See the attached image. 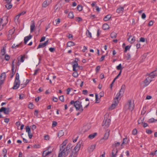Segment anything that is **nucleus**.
Wrapping results in <instances>:
<instances>
[{"label":"nucleus","mask_w":157,"mask_h":157,"mask_svg":"<svg viewBox=\"0 0 157 157\" xmlns=\"http://www.w3.org/2000/svg\"><path fill=\"white\" fill-rule=\"evenodd\" d=\"M44 139L46 140H48L49 139V137L48 135H46L44 136Z\"/></svg>","instance_id":"nucleus-59"},{"label":"nucleus","mask_w":157,"mask_h":157,"mask_svg":"<svg viewBox=\"0 0 157 157\" xmlns=\"http://www.w3.org/2000/svg\"><path fill=\"white\" fill-rule=\"evenodd\" d=\"M130 48V47H129V46L127 45L124 48V52H127V51Z\"/></svg>","instance_id":"nucleus-51"},{"label":"nucleus","mask_w":157,"mask_h":157,"mask_svg":"<svg viewBox=\"0 0 157 157\" xmlns=\"http://www.w3.org/2000/svg\"><path fill=\"white\" fill-rule=\"evenodd\" d=\"M111 16L110 15H107L104 17V20L105 21H108L111 18Z\"/></svg>","instance_id":"nucleus-29"},{"label":"nucleus","mask_w":157,"mask_h":157,"mask_svg":"<svg viewBox=\"0 0 157 157\" xmlns=\"http://www.w3.org/2000/svg\"><path fill=\"white\" fill-rule=\"evenodd\" d=\"M32 37V36L29 35V36H26L25 37L24 39V43L25 44H27V42Z\"/></svg>","instance_id":"nucleus-18"},{"label":"nucleus","mask_w":157,"mask_h":157,"mask_svg":"<svg viewBox=\"0 0 157 157\" xmlns=\"http://www.w3.org/2000/svg\"><path fill=\"white\" fill-rule=\"evenodd\" d=\"M3 112L5 114H8L10 112V109L9 108H6L4 107H2L0 109V112Z\"/></svg>","instance_id":"nucleus-9"},{"label":"nucleus","mask_w":157,"mask_h":157,"mask_svg":"<svg viewBox=\"0 0 157 157\" xmlns=\"http://www.w3.org/2000/svg\"><path fill=\"white\" fill-rule=\"evenodd\" d=\"M125 88V85H123L121 86L119 92L117 94L115 98H114V102L109 108L110 110L114 109L117 105L118 103V100L121 99V97L124 93Z\"/></svg>","instance_id":"nucleus-1"},{"label":"nucleus","mask_w":157,"mask_h":157,"mask_svg":"<svg viewBox=\"0 0 157 157\" xmlns=\"http://www.w3.org/2000/svg\"><path fill=\"white\" fill-rule=\"evenodd\" d=\"M128 35L129 36L128 39V40L131 43H133L135 41L134 37L132 36L131 34L129 33H128Z\"/></svg>","instance_id":"nucleus-8"},{"label":"nucleus","mask_w":157,"mask_h":157,"mask_svg":"<svg viewBox=\"0 0 157 157\" xmlns=\"http://www.w3.org/2000/svg\"><path fill=\"white\" fill-rule=\"evenodd\" d=\"M95 100L96 103H99L100 102V100H98V95L97 94H95Z\"/></svg>","instance_id":"nucleus-41"},{"label":"nucleus","mask_w":157,"mask_h":157,"mask_svg":"<svg viewBox=\"0 0 157 157\" xmlns=\"http://www.w3.org/2000/svg\"><path fill=\"white\" fill-rule=\"evenodd\" d=\"M59 99L62 101H64V98L63 95H61L60 96L59 98Z\"/></svg>","instance_id":"nucleus-53"},{"label":"nucleus","mask_w":157,"mask_h":157,"mask_svg":"<svg viewBox=\"0 0 157 157\" xmlns=\"http://www.w3.org/2000/svg\"><path fill=\"white\" fill-rule=\"evenodd\" d=\"M49 50L51 52H53L55 49L54 48H49Z\"/></svg>","instance_id":"nucleus-61"},{"label":"nucleus","mask_w":157,"mask_h":157,"mask_svg":"<svg viewBox=\"0 0 157 157\" xmlns=\"http://www.w3.org/2000/svg\"><path fill=\"white\" fill-rule=\"evenodd\" d=\"M134 104L133 103H132L130 100L128 101L127 103L125 106V108L126 110L129 109L130 111H132L134 108Z\"/></svg>","instance_id":"nucleus-3"},{"label":"nucleus","mask_w":157,"mask_h":157,"mask_svg":"<svg viewBox=\"0 0 157 157\" xmlns=\"http://www.w3.org/2000/svg\"><path fill=\"white\" fill-rule=\"evenodd\" d=\"M0 79H5L6 78V74L5 73H2L0 76Z\"/></svg>","instance_id":"nucleus-36"},{"label":"nucleus","mask_w":157,"mask_h":157,"mask_svg":"<svg viewBox=\"0 0 157 157\" xmlns=\"http://www.w3.org/2000/svg\"><path fill=\"white\" fill-rule=\"evenodd\" d=\"M21 44H18L16 45L15 44H14L12 46V48H17Z\"/></svg>","instance_id":"nucleus-40"},{"label":"nucleus","mask_w":157,"mask_h":157,"mask_svg":"<svg viewBox=\"0 0 157 157\" xmlns=\"http://www.w3.org/2000/svg\"><path fill=\"white\" fill-rule=\"evenodd\" d=\"M117 34L115 32H113L111 33L110 36L112 38H115L117 36Z\"/></svg>","instance_id":"nucleus-35"},{"label":"nucleus","mask_w":157,"mask_h":157,"mask_svg":"<svg viewBox=\"0 0 157 157\" xmlns=\"http://www.w3.org/2000/svg\"><path fill=\"white\" fill-rule=\"evenodd\" d=\"M68 17L71 19H72L74 18V14L72 12H71L69 13Z\"/></svg>","instance_id":"nucleus-33"},{"label":"nucleus","mask_w":157,"mask_h":157,"mask_svg":"<svg viewBox=\"0 0 157 157\" xmlns=\"http://www.w3.org/2000/svg\"><path fill=\"white\" fill-rule=\"evenodd\" d=\"M120 144V143L119 142H115L114 143V145L115 147V148H117V147H118Z\"/></svg>","instance_id":"nucleus-45"},{"label":"nucleus","mask_w":157,"mask_h":157,"mask_svg":"<svg viewBox=\"0 0 157 157\" xmlns=\"http://www.w3.org/2000/svg\"><path fill=\"white\" fill-rule=\"evenodd\" d=\"M15 29H12L10 30L9 31V34L8 35L10 37L12 36V35L15 32Z\"/></svg>","instance_id":"nucleus-24"},{"label":"nucleus","mask_w":157,"mask_h":157,"mask_svg":"<svg viewBox=\"0 0 157 157\" xmlns=\"http://www.w3.org/2000/svg\"><path fill=\"white\" fill-rule=\"evenodd\" d=\"M156 121V120L154 119L153 118H152L148 120V122L150 123H152Z\"/></svg>","instance_id":"nucleus-37"},{"label":"nucleus","mask_w":157,"mask_h":157,"mask_svg":"<svg viewBox=\"0 0 157 157\" xmlns=\"http://www.w3.org/2000/svg\"><path fill=\"white\" fill-rule=\"evenodd\" d=\"M15 60H14L12 62V71H13L14 69V63Z\"/></svg>","instance_id":"nucleus-54"},{"label":"nucleus","mask_w":157,"mask_h":157,"mask_svg":"<svg viewBox=\"0 0 157 157\" xmlns=\"http://www.w3.org/2000/svg\"><path fill=\"white\" fill-rule=\"evenodd\" d=\"M1 52L2 55H5V50L4 49V48L2 50Z\"/></svg>","instance_id":"nucleus-64"},{"label":"nucleus","mask_w":157,"mask_h":157,"mask_svg":"<svg viewBox=\"0 0 157 157\" xmlns=\"http://www.w3.org/2000/svg\"><path fill=\"white\" fill-rule=\"evenodd\" d=\"M111 121L110 119H105L103 121L102 125L104 126V128H107L109 126L110 124Z\"/></svg>","instance_id":"nucleus-5"},{"label":"nucleus","mask_w":157,"mask_h":157,"mask_svg":"<svg viewBox=\"0 0 157 157\" xmlns=\"http://www.w3.org/2000/svg\"><path fill=\"white\" fill-rule=\"evenodd\" d=\"M137 133V130L136 129H134L132 131V134L134 135L136 134Z\"/></svg>","instance_id":"nucleus-50"},{"label":"nucleus","mask_w":157,"mask_h":157,"mask_svg":"<svg viewBox=\"0 0 157 157\" xmlns=\"http://www.w3.org/2000/svg\"><path fill=\"white\" fill-rule=\"evenodd\" d=\"M67 141L68 140H65L63 143L60 145V146H61V147L62 148L66 147H66V145L67 143Z\"/></svg>","instance_id":"nucleus-25"},{"label":"nucleus","mask_w":157,"mask_h":157,"mask_svg":"<svg viewBox=\"0 0 157 157\" xmlns=\"http://www.w3.org/2000/svg\"><path fill=\"white\" fill-rule=\"evenodd\" d=\"M74 106L76 110L79 111L80 112H82L83 111V109L81 105V102L78 101H76Z\"/></svg>","instance_id":"nucleus-4"},{"label":"nucleus","mask_w":157,"mask_h":157,"mask_svg":"<svg viewBox=\"0 0 157 157\" xmlns=\"http://www.w3.org/2000/svg\"><path fill=\"white\" fill-rule=\"evenodd\" d=\"M51 153V151H44L42 154V156L43 157H45Z\"/></svg>","instance_id":"nucleus-22"},{"label":"nucleus","mask_w":157,"mask_h":157,"mask_svg":"<svg viewBox=\"0 0 157 157\" xmlns=\"http://www.w3.org/2000/svg\"><path fill=\"white\" fill-rule=\"evenodd\" d=\"M5 6L8 10H9L12 8V5L11 3H7L5 5Z\"/></svg>","instance_id":"nucleus-32"},{"label":"nucleus","mask_w":157,"mask_h":157,"mask_svg":"<svg viewBox=\"0 0 157 157\" xmlns=\"http://www.w3.org/2000/svg\"><path fill=\"white\" fill-rule=\"evenodd\" d=\"M79 148H80L77 146H75L74 148V150H75V151L74 152L75 153H77L79 151Z\"/></svg>","instance_id":"nucleus-42"},{"label":"nucleus","mask_w":157,"mask_h":157,"mask_svg":"<svg viewBox=\"0 0 157 157\" xmlns=\"http://www.w3.org/2000/svg\"><path fill=\"white\" fill-rule=\"evenodd\" d=\"M15 73V72H14V70L12 71V72L10 74V78H12L13 77Z\"/></svg>","instance_id":"nucleus-55"},{"label":"nucleus","mask_w":157,"mask_h":157,"mask_svg":"<svg viewBox=\"0 0 157 157\" xmlns=\"http://www.w3.org/2000/svg\"><path fill=\"white\" fill-rule=\"evenodd\" d=\"M128 143V140L127 137H125L123 139V142L121 144L120 149H121L124 147V144H127Z\"/></svg>","instance_id":"nucleus-7"},{"label":"nucleus","mask_w":157,"mask_h":157,"mask_svg":"<svg viewBox=\"0 0 157 157\" xmlns=\"http://www.w3.org/2000/svg\"><path fill=\"white\" fill-rule=\"evenodd\" d=\"M35 29V26L34 21H31L30 25V32L32 33Z\"/></svg>","instance_id":"nucleus-17"},{"label":"nucleus","mask_w":157,"mask_h":157,"mask_svg":"<svg viewBox=\"0 0 157 157\" xmlns=\"http://www.w3.org/2000/svg\"><path fill=\"white\" fill-rule=\"evenodd\" d=\"M33 147L35 148H39L40 147L39 144H35L33 145Z\"/></svg>","instance_id":"nucleus-63"},{"label":"nucleus","mask_w":157,"mask_h":157,"mask_svg":"<svg viewBox=\"0 0 157 157\" xmlns=\"http://www.w3.org/2000/svg\"><path fill=\"white\" fill-rule=\"evenodd\" d=\"M82 141H79L77 143L76 146H78V147L80 148L81 145L82 144Z\"/></svg>","instance_id":"nucleus-49"},{"label":"nucleus","mask_w":157,"mask_h":157,"mask_svg":"<svg viewBox=\"0 0 157 157\" xmlns=\"http://www.w3.org/2000/svg\"><path fill=\"white\" fill-rule=\"evenodd\" d=\"M86 35L88 37L91 38L92 37L91 33L88 30H86Z\"/></svg>","instance_id":"nucleus-31"},{"label":"nucleus","mask_w":157,"mask_h":157,"mask_svg":"<svg viewBox=\"0 0 157 157\" xmlns=\"http://www.w3.org/2000/svg\"><path fill=\"white\" fill-rule=\"evenodd\" d=\"M96 146V144L92 145L89 147L88 148V151L89 153H91L95 149Z\"/></svg>","instance_id":"nucleus-16"},{"label":"nucleus","mask_w":157,"mask_h":157,"mask_svg":"<svg viewBox=\"0 0 157 157\" xmlns=\"http://www.w3.org/2000/svg\"><path fill=\"white\" fill-rule=\"evenodd\" d=\"M109 130H107L105 134L104 137L102 138L103 139L106 140L108 139L109 136Z\"/></svg>","instance_id":"nucleus-20"},{"label":"nucleus","mask_w":157,"mask_h":157,"mask_svg":"<svg viewBox=\"0 0 157 157\" xmlns=\"http://www.w3.org/2000/svg\"><path fill=\"white\" fill-rule=\"evenodd\" d=\"M152 80L150 77H148L144 81V83L145 84V86H146L148 85L150 82Z\"/></svg>","instance_id":"nucleus-13"},{"label":"nucleus","mask_w":157,"mask_h":157,"mask_svg":"<svg viewBox=\"0 0 157 157\" xmlns=\"http://www.w3.org/2000/svg\"><path fill=\"white\" fill-rule=\"evenodd\" d=\"M75 153L74 152H72V153L70 154L69 157H76V156L75 155Z\"/></svg>","instance_id":"nucleus-57"},{"label":"nucleus","mask_w":157,"mask_h":157,"mask_svg":"<svg viewBox=\"0 0 157 157\" xmlns=\"http://www.w3.org/2000/svg\"><path fill=\"white\" fill-rule=\"evenodd\" d=\"M26 132H27L28 133H29V132H30V128L29 126H28L26 127Z\"/></svg>","instance_id":"nucleus-43"},{"label":"nucleus","mask_w":157,"mask_h":157,"mask_svg":"<svg viewBox=\"0 0 157 157\" xmlns=\"http://www.w3.org/2000/svg\"><path fill=\"white\" fill-rule=\"evenodd\" d=\"M118 151L117 148H114L112 151L111 157H116Z\"/></svg>","instance_id":"nucleus-14"},{"label":"nucleus","mask_w":157,"mask_h":157,"mask_svg":"<svg viewBox=\"0 0 157 157\" xmlns=\"http://www.w3.org/2000/svg\"><path fill=\"white\" fill-rule=\"evenodd\" d=\"M144 121V119H142L141 118L139 119L138 120V123L139 124L142 123Z\"/></svg>","instance_id":"nucleus-58"},{"label":"nucleus","mask_w":157,"mask_h":157,"mask_svg":"<svg viewBox=\"0 0 157 157\" xmlns=\"http://www.w3.org/2000/svg\"><path fill=\"white\" fill-rule=\"evenodd\" d=\"M124 7L120 6L117 9L116 12L118 13H122L124 11Z\"/></svg>","instance_id":"nucleus-19"},{"label":"nucleus","mask_w":157,"mask_h":157,"mask_svg":"<svg viewBox=\"0 0 157 157\" xmlns=\"http://www.w3.org/2000/svg\"><path fill=\"white\" fill-rule=\"evenodd\" d=\"M33 104L31 103L28 105V108L30 109H33Z\"/></svg>","instance_id":"nucleus-52"},{"label":"nucleus","mask_w":157,"mask_h":157,"mask_svg":"<svg viewBox=\"0 0 157 157\" xmlns=\"http://www.w3.org/2000/svg\"><path fill=\"white\" fill-rule=\"evenodd\" d=\"M5 58L6 60L8 61L10 59V56L8 55H6Z\"/></svg>","instance_id":"nucleus-56"},{"label":"nucleus","mask_w":157,"mask_h":157,"mask_svg":"<svg viewBox=\"0 0 157 157\" xmlns=\"http://www.w3.org/2000/svg\"><path fill=\"white\" fill-rule=\"evenodd\" d=\"M102 28L104 30H106L109 29V26L107 24H104L103 25Z\"/></svg>","instance_id":"nucleus-27"},{"label":"nucleus","mask_w":157,"mask_h":157,"mask_svg":"<svg viewBox=\"0 0 157 157\" xmlns=\"http://www.w3.org/2000/svg\"><path fill=\"white\" fill-rule=\"evenodd\" d=\"M75 21L78 22H79L82 20L81 18L79 17H77L75 18Z\"/></svg>","instance_id":"nucleus-47"},{"label":"nucleus","mask_w":157,"mask_h":157,"mask_svg":"<svg viewBox=\"0 0 157 157\" xmlns=\"http://www.w3.org/2000/svg\"><path fill=\"white\" fill-rule=\"evenodd\" d=\"M15 81H20L19 80V75L18 73H17L16 74Z\"/></svg>","instance_id":"nucleus-34"},{"label":"nucleus","mask_w":157,"mask_h":157,"mask_svg":"<svg viewBox=\"0 0 157 157\" xmlns=\"http://www.w3.org/2000/svg\"><path fill=\"white\" fill-rule=\"evenodd\" d=\"M48 40L45 41L44 43H40L38 45L37 49L44 47L48 44Z\"/></svg>","instance_id":"nucleus-15"},{"label":"nucleus","mask_w":157,"mask_h":157,"mask_svg":"<svg viewBox=\"0 0 157 157\" xmlns=\"http://www.w3.org/2000/svg\"><path fill=\"white\" fill-rule=\"evenodd\" d=\"M97 133H94L93 134L90 135L88 136V138L90 139H92L94 138L96 136Z\"/></svg>","instance_id":"nucleus-26"},{"label":"nucleus","mask_w":157,"mask_h":157,"mask_svg":"<svg viewBox=\"0 0 157 157\" xmlns=\"http://www.w3.org/2000/svg\"><path fill=\"white\" fill-rule=\"evenodd\" d=\"M57 123L56 121H54L53 122L52 124V126L53 127H55L57 125Z\"/></svg>","instance_id":"nucleus-60"},{"label":"nucleus","mask_w":157,"mask_h":157,"mask_svg":"<svg viewBox=\"0 0 157 157\" xmlns=\"http://www.w3.org/2000/svg\"><path fill=\"white\" fill-rule=\"evenodd\" d=\"M7 151L6 149L5 148H4L2 150V152L3 154L4 155H6L7 154Z\"/></svg>","instance_id":"nucleus-48"},{"label":"nucleus","mask_w":157,"mask_h":157,"mask_svg":"<svg viewBox=\"0 0 157 157\" xmlns=\"http://www.w3.org/2000/svg\"><path fill=\"white\" fill-rule=\"evenodd\" d=\"M78 64L77 62L73 63V70L74 71H76V68L78 67Z\"/></svg>","instance_id":"nucleus-21"},{"label":"nucleus","mask_w":157,"mask_h":157,"mask_svg":"<svg viewBox=\"0 0 157 157\" xmlns=\"http://www.w3.org/2000/svg\"><path fill=\"white\" fill-rule=\"evenodd\" d=\"M39 70V69H37L35 71V72H34L33 75H36L38 73Z\"/></svg>","instance_id":"nucleus-62"},{"label":"nucleus","mask_w":157,"mask_h":157,"mask_svg":"<svg viewBox=\"0 0 157 157\" xmlns=\"http://www.w3.org/2000/svg\"><path fill=\"white\" fill-rule=\"evenodd\" d=\"M64 134V133L63 130H60L59 131L58 133V136L60 137L63 136Z\"/></svg>","instance_id":"nucleus-30"},{"label":"nucleus","mask_w":157,"mask_h":157,"mask_svg":"<svg viewBox=\"0 0 157 157\" xmlns=\"http://www.w3.org/2000/svg\"><path fill=\"white\" fill-rule=\"evenodd\" d=\"M60 151L58 155V157H65L67 156L69 152V149L70 148V146L69 147V145H68L66 147H61V146H60Z\"/></svg>","instance_id":"nucleus-2"},{"label":"nucleus","mask_w":157,"mask_h":157,"mask_svg":"<svg viewBox=\"0 0 157 157\" xmlns=\"http://www.w3.org/2000/svg\"><path fill=\"white\" fill-rule=\"evenodd\" d=\"M2 19L0 18V30L2 29L3 26L5 25V24H2Z\"/></svg>","instance_id":"nucleus-28"},{"label":"nucleus","mask_w":157,"mask_h":157,"mask_svg":"<svg viewBox=\"0 0 157 157\" xmlns=\"http://www.w3.org/2000/svg\"><path fill=\"white\" fill-rule=\"evenodd\" d=\"M20 81H14L13 83V87L12 88L14 90H16L20 86Z\"/></svg>","instance_id":"nucleus-10"},{"label":"nucleus","mask_w":157,"mask_h":157,"mask_svg":"<svg viewBox=\"0 0 157 157\" xmlns=\"http://www.w3.org/2000/svg\"><path fill=\"white\" fill-rule=\"evenodd\" d=\"M155 71H153L150 74H147V75L149 76V77H150L151 79L154 78L155 76H157V73H155Z\"/></svg>","instance_id":"nucleus-12"},{"label":"nucleus","mask_w":157,"mask_h":157,"mask_svg":"<svg viewBox=\"0 0 157 157\" xmlns=\"http://www.w3.org/2000/svg\"><path fill=\"white\" fill-rule=\"evenodd\" d=\"M52 1V0H46L43 3V7L44 8L46 7L51 3Z\"/></svg>","instance_id":"nucleus-11"},{"label":"nucleus","mask_w":157,"mask_h":157,"mask_svg":"<svg viewBox=\"0 0 157 157\" xmlns=\"http://www.w3.org/2000/svg\"><path fill=\"white\" fill-rule=\"evenodd\" d=\"M77 8L79 11H81L82 10V6L81 5H78Z\"/></svg>","instance_id":"nucleus-39"},{"label":"nucleus","mask_w":157,"mask_h":157,"mask_svg":"<svg viewBox=\"0 0 157 157\" xmlns=\"http://www.w3.org/2000/svg\"><path fill=\"white\" fill-rule=\"evenodd\" d=\"M78 75L77 72L76 71H75L72 74V76L75 78L77 77Z\"/></svg>","instance_id":"nucleus-46"},{"label":"nucleus","mask_w":157,"mask_h":157,"mask_svg":"<svg viewBox=\"0 0 157 157\" xmlns=\"http://www.w3.org/2000/svg\"><path fill=\"white\" fill-rule=\"evenodd\" d=\"M116 68L117 70H120V71H122L123 68L122 67L121 64L120 63L116 67Z\"/></svg>","instance_id":"nucleus-38"},{"label":"nucleus","mask_w":157,"mask_h":157,"mask_svg":"<svg viewBox=\"0 0 157 157\" xmlns=\"http://www.w3.org/2000/svg\"><path fill=\"white\" fill-rule=\"evenodd\" d=\"M25 57V55H21L18 57V61L17 62V65L18 66H19L21 64V62H23L24 59V58Z\"/></svg>","instance_id":"nucleus-6"},{"label":"nucleus","mask_w":157,"mask_h":157,"mask_svg":"<svg viewBox=\"0 0 157 157\" xmlns=\"http://www.w3.org/2000/svg\"><path fill=\"white\" fill-rule=\"evenodd\" d=\"M60 19L59 18H58L55 20V22H56V24H54L55 25H56L59 24L60 22Z\"/></svg>","instance_id":"nucleus-44"},{"label":"nucleus","mask_w":157,"mask_h":157,"mask_svg":"<svg viewBox=\"0 0 157 157\" xmlns=\"http://www.w3.org/2000/svg\"><path fill=\"white\" fill-rule=\"evenodd\" d=\"M67 47H71L74 46L75 45V43L73 42L70 41L67 42Z\"/></svg>","instance_id":"nucleus-23"}]
</instances>
